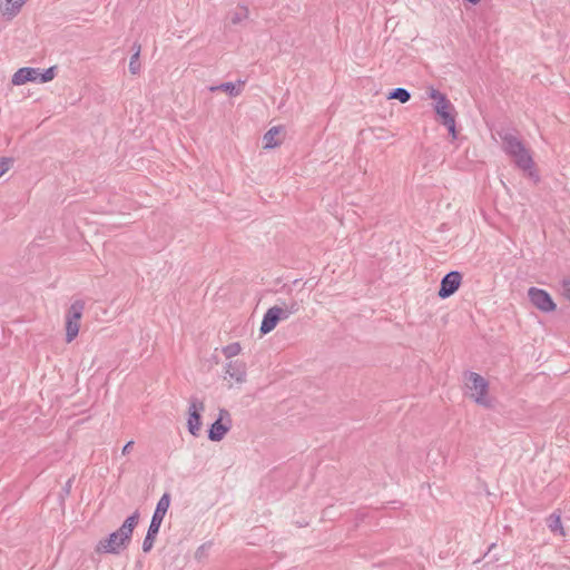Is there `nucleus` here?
Masks as SVG:
<instances>
[{
  "instance_id": "1",
  "label": "nucleus",
  "mask_w": 570,
  "mask_h": 570,
  "mask_svg": "<svg viewBox=\"0 0 570 570\" xmlns=\"http://www.w3.org/2000/svg\"><path fill=\"white\" fill-rule=\"evenodd\" d=\"M140 513L136 510L120 525V528L111 532L107 538L98 541L95 550L97 553L119 554L126 550L131 542L132 532L139 522Z\"/></svg>"
},
{
  "instance_id": "2",
  "label": "nucleus",
  "mask_w": 570,
  "mask_h": 570,
  "mask_svg": "<svg viewBox=\"0 0 570 570\" xmlns=\"http://www.w3.org/2000/svg\"><path fill=\"white\" fill-rule=\"evenodd\" d=\"M465 386L470 391L469 396L484 407H491V400L488 397L489 383L475 372L464 373Z\"/></svg>"
},
{
  "instance_id": "3",
  "label": "nucleus",
  "mask_w": 570,
  "mask_h": 570,
  "mask_svg": "<svg viewBox=\"0 0 570 570\" xmlns=\"http://www.w3.org/2000/svg\"><path fill=\"white\" fill-rule=\"evenodd\" d=\"M83 309L85 302L77 299L70 305L66 313V341L68 343L72 342L79 333V322L82 317Z\"/></svg>"
},
{
  "instance_id": "4",
  "label": "nucleus",
  "mask_w": 570,
  "mask_h": 570,
  "mask_svg": "<svg viewBox=\"0 0 570 570\" xmlns=\"http://www.w3.org/2000/svg\"><path fill=\"white\" fill-rule=\"evenodd\" d=\"M232 428V417L226 409H220L218 419L208 429V439L213 442L222 441Z\"/></svg>"
},
{
  "instance_id": "5",
  "label": "nucleus",
  "mask_w": 570,
  "mask_h": 570,
  "mask_svg": "<svg viewBox=\"0 0 570 570\" xmlns=\"http://www.w3.org/2000/svg\"><path fill=\"white\" fill-rule=\"evenodd\" d=\"M205 410L203 401L191 397L188 407L187 429L193 436H198L202 430V413Z\"/></svg>"
},
{
  "instance_id": "6",
  "label": "nucleus",
  "mask_w": 570,
  "mask_h": 570,
  "mask_svg": "<svg viewBox=\"0 0 570 570\" xmlns=\"http://www.w3.org/2000/svg\"><path fill=\"white\" fill-rule=\"evenodd\" d=\"M528 297L533 306L544 313L553 312L557 308L551 295L544 289L530 287Z\"/></svg>"
},
{
  "instance_id": "7",
  "label": "nucleus",
  "mask_w": 570,
  "mask_h": 570,
  "mask_svg": "<svg viewBox=\"0 0 570 570\" xmlns=\"http://www.w3.org/2000/svg\"><path fill=\"white\" fill-rule=\"evenodd\" d=\"M434 111L439 117L440 124L448 128L451 139H458V130L455 126V118L458 112L454 106L451 105L449 108H443V106H434Z\"/></svg>"
},
{
  "instance_id": "8",
  "label": "nucleus",
  "mask_w": 570,
  "mask_h": 570,
  "mask_svg": "<svg viewBox=\"0 0 570 570\" xmlns=\"http://www.w3.org/2000/svg\"><path fill=\"white\" fill-rule=\"evenodd\" d=\"M462 278L463 276L459 271H451L445 274L441 279L439 297L444 299L452 296L459 289Z\"/></svg>"
},
{
  "instance_id": "9",
  "label": "nucleus",
  "mask_w": 570,
  "mask_h": 570,
  "mask_svg": "<svg viewBox=\"0 0 570 570\" xmlns=\"http://www.w3.org/2000/svg\"><path fill=\"white\" fill-rule=\"evenodd\" d=\"M510 157L519 169L525 171L534 181H539L540 178L534 168L535 164L528 148L523 147V151L515 153Z\"/></svg>"
},
{
  "instance_id": "10",
  "label": "nucleus",
  "mask_w": 570,
  "mask_h": 570,
  "mask_svg": "<svg viewBox=\"0 0 570 570\" xmlns=\"http://www.w3.org/2000/svg\"><path fill=\"white\" fill-rule=\"evenodd\" d=\"M170 493L165 492L157 502L156 509L153 513L151 521L149 524V528H151L153 530H160L164 518L170 505Z\"/></svg>"
},
{
  "instance_id": "11",
  "label": "nucleus",
  "mask_w": 570,
  "mask_h": 570,
  "mask_svg": "<svg viewBox=\"0 0 570 570\" xmlns=\"http://www.w3.org/2000/svg\"><path fill=\"white\" fill-rule=\"evenodd\" d=\"M281 320V309L278 308V305H275L267 309V312L264 314L259 332L262 335L268 334L272 332Z\"/></svg>"
},
{
  "instance_id": "12",
  "label": "nucleus",
  "mask_w": 570,
  "mask_h": 570,
  "mask_svg": "<svg viewBox=\"0 0 570 570\" xmlns=\"http://www.w3.org/2000/svg\"><path fill=\"white\" fill-rule=\"evenodd\" d=\"M499 136L502 140V149L508 156L523 151V147L525 146L515 135L510 132H499Z\"/></svg>"
},
{
  "instance_id": "13",
  "label": "nucleus",
  "mask_w": 570,
  "mask_h": 570,
  "mask_svg": "<svg viewBox=\"0 0 570 570\" xmlns=\"http://www.w3.org/2000/svg\"><path fill=\"white\" fill-rule=\"evenodd\" d=\"M39 68L22 67L13 73L11 82L14 86H21L30 81L37 82Z\"/></svg>"
},
{
  "instance_id": "14",
  "label": "nucleus",
  "mask_w": 570,
  "mask_h": 570,
  "mask_svg": "<svg viewBox=\"0 0 570 570\" xmlns=\"http://www.w3.org/2000/svg\"><path fill=\"white\" fill-rule=\"evenodd\" d=\"M226 374L237 383L246 381V366L244 362L230 361L226 365Z\"/></svg>"
},
{
  "instance_id": "15",
  "label": "nucleus",
  "mask_w": 570,
  "mask_h": 570,
  "mask_svg": "<svg viewBox=\"0 0 570 570\" xmlns=\"http://www.w3.org/2000/svg\"><path fill=\"white\" fill-rule=\"evenodd\" d=\"M243 85H244V81H238V86L228 81V82H223L218 86H212V87H209V90L213 92L217 91V90H222V91L227 92L230 97H236V96L240 95Z\"/></svg>"
},
{
  "instance_id": "16",
  "label": "nucleus",
  "mask_w": 570,
  "mask_h": 570,
  "mask_svg": "<svg viewBox=\"0 0 570 570\" xmlns=\"http://www.w3.org/2000/svg\"><path fill=\"white\" fill-rule=\"evenodd\" d=\"M27 0H6V4L2 9V14L7 16L8 19H12L16 17L21 7L26 3Z\"/></svg>"
},
{
  "instance_id": "17",
  "label": "nucleus",
  "mask_w": 570,
  "mask_h": 570,
  "mask_svg": "<svg viewBox=\"0 0 570 570\" xmlns=\"http://www.w3.org/2000/svg\"><path fill=\"white\" fill-rule=\"evenodd\" d=\"M278 308L281 309V320L283 321L288 318L291 315L296 314L299 311L301 305L296 299H291L288 303L283 301L281 302V305H278Z\"/></svg>"
},
{
  "instance_id": "18",
  "label": "nucleus",
  "mask_w": 570,
  "mask_h": 570,
  "mask_svg": "<svg viewBox=\"0 0 570 570\" xmlns=\"http://www.w3.org/2000/svg\"><path fill=\"white\" fill-rule=\"evenodd\" d=\"M282 127H272L263 137L264 148L271 149L281 145L279 140H276V135L281 131Z\"/></svg>"
},
{
  "instance_id": "19",
  "label": "nucleus",
  "mask_w": 570,
  "mask_h": 570,
  "mask_svg": "<svg viewBox=\"0 0 570 570\" xmlns=\"http://www.w3.org/2000/svg\"><path fill=\"white\" fill-rule=\"evenodd\" d=\"M387 99H396L400 102L405 104L411 99V94L405 88H394L389 92Z\"/></svg>"
},
{
  "instance_id": "20",
  "label": "nucleus",
  "mask_w": 570,
  "mask_h": 570,
  "mask_svg": "<svg viewBox=\"0 0 570 570\" xmlns=\"http://www.w3.org/2000/svg\"><path fill=\"white\" fill-rule=\"evenodd\" d=\"M547 522H548V528L550 529L551 532H553V533L559 532L560 534L564 535L560 514L552 513L548 518Z\"/></svg>"
},
{
  "instance_id": "21",
  "label": "nucleus",
  "mask_w": 570,
  "mask_h": 570,
  "mask_svg": "<svg viewBox=\"0 0 570 570\" xmlns=\"http://www.w3.org/2000/svg\"><path fill=\"white\" fill-rule=\"evenodd\" d=\"M248 8L240 6L234 12L229 13V20L233 24H238L248 18Z\"/></svg>"
},
{
  "instance_id": "22",
  "label": "nucleus",
  "mask_w": 570,
  "mask_h": 570,
  "mask_svg": "<svg viewBox=\"0 0 570 570\" xmlns=\"http://www.w3.org/2000/svg\"><path fill=\"white\" fill-rule=\"evenodd\" d=\"M135 47H137V51H135L131 55L130 61H129V71L132 75H137L140 71L139 56H140L141 47H140V45L138 42H135Z\"/></svg>"
},
{
  "instance_id": "23",
  "label": "nucleus",
  "mask_w": 570,
  "mask_h": 570,
  "mask_svg": "<svg viewBox=\"0 0 570 570\" xmlns=\"http://www.w3.org/2000/svg\"><path fill=\"white\" fill-rule=\"evenodd\" d=\"M158 533H159V531L153 530L151 528L148 527L146 537H145V539L142 541V551L144 552L147 553V552H149L153 549L155 540H156Z\"/></svg>"
},
{
  "instance_id": "24",
  "label": "nucleus",
  "mask_w": 570,
  "mask_h": 570,
  "mask_svg": "<svg viewBox=\"0 0 570 570\" xmlns=\"http://www.w3.org/2000/svg\"><path fill=\"white\" fill-rule=\"evenodd\" d=\"M430 97L435 101L434 106H443V108H449L452 105L448 97L436 89L431 90Z\"/></svg>"
},
{
  "instance_id": "25",
  "label": "nucleus",
  "mask_w": 570,
  "mask_h": 570,
  "mask_svg": "<svg viewBox=\"0 0 570 570\" xmlns=\"http://www.w3.org/2000/svg\"><path fill=\"white\" fill-rule=\"evenodd\" d=\"M57 67L52 66L42 72L39 70V75L37 77L38 83H46L48 81H51L56 77Z\"/></svg>"
},
{
  "instance_id": "26",
  "label": "nucleus",
  "mask_w": 570,
  "mask_h": 570,
  "mask_svg": "<svg viewBox=\"0 0 570 570\" xmlns=\"http://www.w3.org/2000/svg\"><path fill=\"white\" fill-rule=\"evenodd\" d=\"M240 345L239 343H232V344H228L227 346H225L223 348V354L227 357V358H230V357H234L236 355L239 354L240 352Z\"/></svg>"
},
{
  "instance_id": "27",
  "label": "nucleus",
  "mask_w": 570,
  "mask_h": 570,
  "mask_svg": "<svg viewBox=\"0 0 570 570\" xmlns=\"http://www.w3.org/2000/svg\"><path fill=\"white\" fill-rule=\"evenodd\" d=\"M13 164V159L10 157H0V177L6 174L11 165Z\"/></svg>"
},
{
  "instance_id": "28",
  "label": "nucleus",
  "mask_w": 570,
  "mask_h": 570,
  "mask_svg": "<svg viewBox=\"0 0 570 570\" xmlns=\"http://www.w3.org/2000/svg\"><path fill=\"white\" fill-rule=\"evenodd\" d=\"M561 286L564 297L570 302V278H563L561 282Z\"/></svg>"
},
{
  "instance_id": "29",
  "label": "nucleus",
  "mask_w": 570,
  "mask_h": 570,
  "mask_svg": "<svg viewBox=\"0 0 570 570\" xmlns=\"http://www.w3.org/2000/svg\"><path fill=\"white\" fill-rule=\"evenodd\" d=\"M72 482H73V476L70 478L66 483L65 485L62 487V490H61V495L62 497H68L70 494V491H71V487H72Z\"/></svg>"
},
{
  "instance_id": "30",
  "label": "nucleus",
  "mask_w": 570,
  "mask_h": 570,
  "mask_svg": "<svg viewBox=\"0 0 570 570\" xmlns=\"http://www.w3.org/2000/svg\"><path fill=\"white\" fill-rule=\"evenodd\" d=\"M132 446H134V441H128V442L124 445V448H122V451H121V452H122V454H124V455H126V454L130 453V451H131Z\"/></svg>"
},
{
  "instance_id": "31",
  "label": "nucleus",
  "mask_w": 570,
  "mask_h": 570,
  "mask_svg": "<svg viewBox=\"0 0 570 570\" xmlns=\"http://www.w3.org/2000/svg\"><path fill=\"white\" fill-rule=\"evenodd\" d=\"M205 549V544L200 546L197 551H196V557H198V554H203V550Z\"/></svg>"
},
{
  "instance_id": "32",
  "label": "nucleus",
  "mask_w": 570,
  "mask_h": 570,
  "mask_svg": "<svg viewBox=\"0 0 570 570\" xmlns=\"http://www.w3.org/2000/svg\"><path fill=\"white\" fill-rule=\"evenodd\" d=\"M134 52L137 51V47H135V43L132 45Z\"/></svg>"
}]
</instances>
